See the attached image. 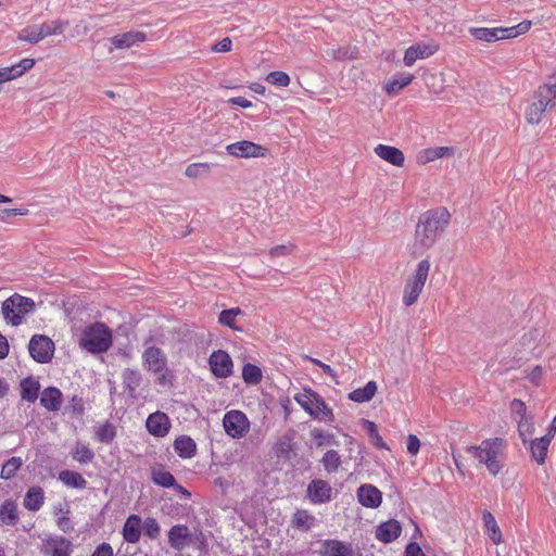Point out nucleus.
Here are the masks:
<instances>
[{
  "mask_svg": "<svg viewBox=\"0 0 556 556\" xmlns=\"http://www.w3.org/2000/svg\"><path fill=\"white\" fill-rule=\"evenodd\" d=\"M420 440L415 434H408L406 438V447L410 456H416L420 451Z\"/></svg>",
  "mask_w": 556,
  "mask_h": 556,
  "instance_id": "864d4df0",
  "label": "nucleus"
},
{
  "mask_svg": "<svg viewBox=\"0 0 556 556\" xmlns=\"http://www.w3.org/2000/svg\"><path fill=\"white\" fill-rule=\"evenodd\" d=\"M532 23L522 21L511 27H471L469 34L479 41L495 42L503 39H513L528 33Z\"/></svg>",
  "mask_w": 556,
  "mask_h": 556,
  "instance_id": "423d86ee",
  "label": "nucleus"
},
{
  "mask_svg": "<svg viewBox=\"0 0 556 556\" xmlns=\"http://www.w3.org/2000/svg\"><path fill=\"white\" fill-rule=\"evenodd\" d=\"M72 456L78 463L87 464L94 458V453L87 444L77 443L72 451Z\"/></svg>",
  "mask_w": 556,
  "mask_h": 556,
  "instance_id": "37998d69",
  "label": "nucleus"
},
{
  "mask_svg": "<svg viewBox=\"0 0 556 556\" xmlns=\"http://www.w3.org/2000/svg\"><path fill=\"white\" fill-rule=\"evenodd\" d=\"M454 149L451 147H434L421 150L417 155V163L426 165L439 159L453 155Z\"/></svg>",
  "mask_w": 556,
  "mask_h": 556,
  "instance_id": "b1692460",
  "label": "nucleus"
},
{
  "mask_svg": "<svg viewBox=\"0 0 556 556\" xmlns=\"http://www.w3.org/2000/svg\"><path fill=\"white\" fill-rule=\"evenodd\" d=\"M20 519L17 505L12 500H5L0 506V521L5 526H15Z\"/></svg>",
  "mask_w": 556,
  "mask_h": 556,
  "instance_id": "bb28decb",
  "label": "nucleus"
},
{
  "mask_svg": "<svg viewBox=\"0 0 556 556\" xmlns=\"http://www.w3.org/2000/svg\"><path fill=\"white\" fill-rule=\"evenodd\" d=\"M174 451L182 459L192 458L197 453L194 440L188 435H180L174 441Z\"/></svg>",
  "mask_w": 556,
  "mask_h": 556,
  "instance_id": "a878e982",
  "label": "nucleus"
},
{
  "mask_svg": "<svg viewBox=\"0 0 556 556\" xmlns=\"http://www.w3.org/2000/svg\"><path fill=\"white\" fill-rule=\"evenodd\" d=\"M110 40L115 49L124 50L144 42L147 40V34L140 30H130L117 34Z\"/></svg>",
  "mask_w": 556,
  "mask_h": 556,
  "instance_id": "a211bd4d",
  "label": "nucleus"
},
{
  "mask_svg": "<svg viewBox=\"0 0 556 556\" xmlns=\"http://www.w3.org/2000/svg\"><path fill=\"white\" fill-rule=\"evenodd\" d=\"M316 522V518L305 509H298L292 517V526L301 531L311 530Z\"/></svg>",
  "mask_w": 556,
  "mask_h": 556,
  "instance_id": "7c9ffc66",
  "label": "nucleus"
},
{
  "mask_svg": "<svg viewBox=\"0 0 556 556\" xmlns=\"http://www.w3.org/2000/svg\"><path fill=\"white\" fill-rule=\"evenodd\" d=\"M22 465H23V459L21 457L14 456V457H11L10 459H8L3 464L1 472H0L1 479L9 480L12 477H14V475L22 467Z\"/></svg>",
  "mask_w": 556,
  "mask_h": 556,
  "instance_id": "c03bdc74",
  "label": "nucleus"
},
{
  "mask_svg": "<svg viewBox=\"0 0 556 556\" xmlns=\"http://www.w3.org/2000/svg\"><path fill=\"white\" fill-rule=\"evenodd\" d=\"M151 480L154 484L169 489L175 485V477L162 467H154L151 470Z\"/></svg>",
  "mask_w": 556,
  "mask_h": 556,
  "instance_id": "f704fd0d",
  "label": "nucleus"
},
{
  "mask_svg": "<svg viewBox=\"0 0 556 556\" xmlns=\"http://www.w3.org/2000/svg\"><path fill=\"white\" fill-rule=\"evenodd\" d=\"M241 313L242 311L239 307L224 309L219 314L218 321L230 329L238 330L239 328L236 326V317Z\"/></svg>",
  "mask_w": 556,
  "mask_h": 556,
  "instance_id": "49530a36",
  "label": "nucleus"
},
{
  "mask_svg": "<svg viewBox=\"0 0 556 556\" xmlns=\"http://www.w3.org/2000/svg\"><path fill=\"white\" fill-rule=\"evenodd\" d=\"M40 403L48 410H58L62 404V393L54 387H48L41 394Z\"/></svg>",
  "mask_w": 556,
  "mask_h": 556,
  "instance_id": "cd10ccee",
  "label": "nucleus"
},
{
  "mask_svg": "<svg viewBox=\"0 0 556 556\" xmlns=\"http://www.w3.org/2000/svg\"><path fill=\"white\" fill-rule=\"evenodd\" d=\"M321 556H352V551L340 541L328 540L324 543Z\"/></svg>",
  "mask_w": 556,
  "mask_h": 556,
  "instance_id": "72a5a7b5",
  "label": "nucleus"
},
{
  "mask_svg": "<svg viewBox=\"0 0 556 556\" xmlns=\"http://www.w3.org/2000/svg\"><path fill=\"white\" fill-rule=\"evenodd\" d=\"M307 497L313 504H324L331 501V485L320 479H315L307 485Z\"/></svg>",
  "mask_w": 556,
  "mask_h": 556,
  "instance_id": "dca6fc26",
  "label": "nucleus"
},
{
  "mask_svg": "<svg viewBox=\"0 0 556 556\" xmlns=\"http://www.w3.org/2000/svg\"><path fill=\"white\" fill-rule=\"evenodd\" d=\"M266 80L274 85V86H278V87H288L290 85V77L287 73L282 72V71H274V72H270L267 76H266Z\"/></svg>",
  "mask_w": 556,
  "mask_h": 556,
  "instance_id": "09e8293b",
  "label": "nucleus"
},
{
  "mask_svg": "<svg viewBox=\"0 0 556 556\" xmlns=\"http://www.w3.org/2000/svg\"><path fill=\"white\" fill-rule=\"evenodd\" d=\"M45 502L43 490L39 486L30 488L24 497V507L30 511H37L41 508Z\"/></svg>",
  "mask_w": 556,
  "mask_h": 556,
  "instance_id": "c85d7f7f",
  "label": "nucleus"
},
{
  "mask_svg": "<svg viewBox=\"0 0 556 556\" xmlns=\"http://www.w3.org/2000/svg\"><path fill=\"white\" fill-rule=\"evenodd\" d=\"M377 392V384H365L349 394V399L353 402L364 403L370 401Z\"/></svg>",
  "mask_w": 556,
  "mask_h": 556,
  "instance_id": "58836bf2",
  "label": "nucleus"
},
{
  "mask_svg": "<svg viewBox=\"0 0 556 556\" xmlns=\"http://www.w3.org/2000/svg\"><path fill=\"white\" fill-rule=\"evenodd\" d=\"M430 270L431 262L430 257L427 256L419 261L414 270L406 277L402 291L404 306L410 307L418 302L428 281Z\"/></svg>",
  "mask_w": 556,
  "mask_h": 556,
  "instance_id": "20e7f679",
  "label": "nucleus"
},
{
  "mask_svg": "<svg viewBox=\"0 0 556 556\" xmlns=\"http://www.w3.org/2000/svg\"><path fill=\"white\" fill-rule=\"evenodd\" d=\"M228 103L238 105L242 109H249L252 108V102L243 97H233L228 100Z\"/></svg>",
  "mask_w": 556,
  "mask_h": 556,
  "instance_id": "680f3d73",
  "label": "nucleus"
},
{
  "mask_svg": "<svg viewBox=\"0 0 556 556\" xmlns=\"http://www.w3.org/2000/svg\"><path fill=\"white\" fill-rule=\"evenodd\" d=\"M483 522L490 540L496 545L502 543V532L494 516L490 511L483 513Z\"/></svg>",
  "mask_w": 556,
  "mask_h": 556,
  "instance_id": "e433bc0d",
  "label": "nucleus"
},
{
  "mask_svg": "<svg viewBox=\"0 0 556 556\" xmlns=\"http://www.w3.org/2000/svg\"><path fill=\"white\" fill-rule=\"evenodd\" d=\"M321 464L328 473L337 472L341 465V457L334 450L327 451L323 458Z\"/></svg>",
  "mask_w": 556,
  "mask_h": 556,
  "instance_id": "79ce46f5",
  "label": "nucleus"
},
{
  "mask_svg": "<svg viewBox=\"0 0 556 556\" xmlns=\"http://www.w3.org/2000/svg\"><path fill=\"white\" fill-rule=\"evenodd\" d=\"M414 79L412 74H401L393 76L384 85V90L389 96L396 94L400 90L408 86Z\"/></svg>",
  "mask_w": 556,
  "mask_h": 556,
  "instance_id": "2f4dec72",
  "label": "nucleus"
},
{
  "mask_svg": "<svg viewBox=\"0 0 556 556\" xmlns=\"http://www.w3.org/2000/svg\"><path fill=\"white\" fill-rule=\"evenodd\" d=\"M357 500L364 507L377 508L381 505L382 493L372 484H362L357 489Z\"/></svg>",
  "mask_w": 556,
  "mask_h": 556,
  "instance_id": "6ab92c4d",
  "label": "nucleus"
},
{
  "mask_svg": "<svg viewBox=\"0 0 556 556\" xmlns=\"http://www.w3.org/2000/svg\"><path fill=\"white\" fill-rule=\"evenodd\" d=\"M146 426L150 434L164 438L169 432L170 421L165 413L155 412L149 415Z\"/></svg>",
  "mask_w": 556,
  "mask_h": 556,
  "instance_id": "f3484780",
  "label": "nucleus"
},
{
  "mask_svg": "<svg viewBox=\"0 0 556 556\" xmlns=\"http://www.w3.org/2000/svg\"><path fill=\"white\" fill-rule=\"evenodd\" d=\"M304 393L295 397L301 407L307 412L313 418L324 421L331 422L333 415L331 409L325 404L324 400L309 390L304 389Z\"/></svg>",
  "mask_w": 556,
  "mask_h": 556,
  "instance_id": "6e6552de",
  "label": "nucleus"
},
{
  "mask_svg": "<svg viewBox=\"0 0 556 556\" xmlns=\"http://www.w3.org/2000/svg\"><path fill=\"white\" fill-rule=\"evenodd\" d=\"M94 437L99 442L109 444L116 437V428L112 422L105 421L104 424L96 427Z\"/></svg>",
  "mask_w": 556,
  "mask_h": 556,
  "instance_id": "4c0bfd02",
  "label": "nucleus"
},
{
  "mask_svg": "<svg viewBox=\"0 0 556 556\" xmlns=\"http://www.w3.org/2000/svg\"><path fill=\"white\" fill-rule=\"evenodd\" d=\"M223 426L228 435L233 439L243 438L250 428L248 417L239 410H230L225 414Z\"/></svg>",
  "mask_w": 556,
  "mask_h": 556,
  "instance_id": "9b49d317",
  "label": "nucleus"
},
{
  "mask_svg": "<svg viewBox=\"0 0 556 556\" xmlns=\"http://www.w3.org/2000/svg\"><path fill=\"white\" fill-rule=\"evenodd\" d=\"M211 170V164L208 163H192L187 166L185 175L189 178H199L200 176Z\"/></svg>",
  "mask_w": 556,
  "mask_h": 556,
  "instance_id": "de8ad7c7",
  "label": "nucleus"
},
{
  "mask_svg": "<svg viewBox=\"0 0 556 556\" xmlns=\"http://www.w3.org/2000/svg\"><path fill=\"white\" fill-rule=\"evenodd\" d=\"M556 84H544L533 93L531 101L525 110V118L531 125L542 122L545 112L555 105Z\"/></svg>",
  "mask_w": 556,
  "mask_h": 556,
  "instance_id": "39448f33",
  "label": "nucleus"
},
{
  "mask_svg": "<svg viewBox=\"0 0 556 556\" xmlns=\"http://www.w3.org/2000/svg\"><path fill=\"white\" fill-rule=\"evenodd\" d=\"M89 30H90V29H89V27H88L87 23H86V22H84V21H80V22L76 25V31H77V34H78V35H83V36H85V35H87V34L89 33Z\"/></svg>",
  "mask_w": 556,
  "mask_h": 556,
  "instance_id": "338daca9",
  "label": "nucleus"
},
{
  "mask_svg": "<svg viewBox=\"0 0 556 556\" xmlns=\"http://www.w3.org/2000/svg\"><path fill=\"white\" fill-rule=\"evenodd\" d=\"M556 434V415L552 419L549 427L547 429V433L545 434L547 438L553 440L554 435Z\"/></svg>",
  "mask_w": 556,
  "mask_h": 556,
  "instance_id": "774afa93",
  "label": "nucleus"
},
{
  "mask_svg": "<svg viewBox=\"0 0 556 556\" xmlns=\"http://www.w3.org/2000/svg\"><path fill=\"white\" fill-rule=\"evenodd\" d=\"M142 529L149 539H156L160 535L161 528L155 518L149 517L142 523Z\"/></svg>",
  "mask_w": 556,
  "mask_h": 556,
  "instance_id": "8fccbe9b",
  "label": "nucleus"
},
{
  "mask_svg": "<svg viewBox=\"0 0 556 556\" xmlns=\"http://www.w3.org/2000/svg\"><path fill=\"white\" fill-rule=\"evenodd\" d=\"M229 155L237 159H261L266 157L269 150L258 143L249 140H240L226 146Z\"/></svg>",
  "mask_w": 556,
  "mask_h": 556,
  "instance_id": "1a4fd4ad",
  "label": "nucleus"
},
{
  "mask_svg": "<svg viewBox=\"0 0 556 556\" xmlns=\"http://www.w3.org/2000/svg\"><path fill=\"white\" fill-rule=\"evenodd\" d=\"M27 208H1L0 210V222H4L9 217L13 216H26L28 215Z\"/></svg>",
  "mask_w": 556,
  "mask_h": 556,
  "instance_id": "5fc2aeb1",
  "label": "nucleus"
},
{
  "mask_svg": "<svg viewBox=\"0 0 556 556\" xmlns=\"http://www.w3.org/2000/svg\"><path fill=\"white\" fill-rule=\"evenodd\" d=\"M40 384H28V387L23 390V397L29 401H34L37 399V394L39 391Z\"/></svg>",
  "mask_w": 556,
  "mask_h": 556,
  "instance_id": "13d9d810",
  "label": "nucleus"
},
{
  "mask_svg": "<svg viewBox=\"0 0 556 556\" xmlns=\"http://www.w3.org/2000/svg\"><path fill=\"white\" fill-rule=\"evenodd\" d=\"M479 465L484 466L492 477L502 472L507 459V441L503 438H490L478 445L466 448Z\"/></svg>",
  "mask_w": 556,
  "mask_h": 556,
  "instance_id": "f03ea898",
  "label": "nucleus"
},
{
  "mask_svg": "<svg viewBox=\"0 0 556 556\" xmlns=\"http://www.w3.org/2000/svg\"><path fill=\"white\" fill-rule=\"evenodd\" d=\"M312 438L314 439L317 446H323L327 444H331L333 441V435L330 433H327L319 429H314L311 432Z\"/></svg>",
  "mask_w": 556,
  "mask_h": 556,
  "instance_id": "603ef678",
  "label": "nucleus"
},
{
  "mask_svg": "<svg viewBox=\"0 0 556 556\" xmlns=\"http://www.w3.org/2000/svg\"><path fill=\"white\" fill-rule=\"evenodd\" d=\"M190 536L189 528L185 525H175L168 531V543L172 548L181 551Z\"/></svg>",
  "mask_w": 556,
  "mask_h": 556,
  "instance_id": "5701e85b",
  "label": "nucleus"
},
{
  "mask_svg": "<svg viewBox=\"0 0 556 556\" xmlns=\"http://www.w3.org/2000/svg\"><path fill=\"white\" fill-rule=\"evenodd\" d=\"M40 35L38 25H28L17 33V39L23 42L36 45L42 40Z\"/></svg>",
  "mask_w": 556,
  "mask_h": 556,
  "instance_id": "a19ab883",
  "label": "nucleus"
},
{
  "mask_svg": "<svg viewBox=\"0 0 556 556\" xmlns=\"http://www.w3.org/2000/svg\"><path fill=\"white\" fill-rule=\"evenodd\" d=\"M306 358H307L309 362H312V363H314V364H316V365L320 366V367H321V369L324 370V372H326V374H327L331 379H336V374H334L333 369H332L329 365L324 364V363H321L320 361H318V359H316V358H313V357H309V356H306Z\"/></svg>",
  "mask_w": 556,
  "mask_h": 556,
  "instance_id": "e2e57ef3",
  "label": "nucleus"
},
{
  "mask_svg": "<svg viewBox=\"0 0 556 556\" xmlns=\"http://www.w3.org/2000/svg\"><path fill=\"white\" fill-rule=\"evenodd\" d=\"M551 442L552 440L546 435L529 440L528 443L531 456L539 465H543L545 463Z\"/></svg>",
  "mask_w": 556,
  "mask_h": 556,
  "instance_id": "393cba45",
  "label": "nucleus"
},
{
  "mask_svg": "<svg viewBox=\"0 0 556 556\" xmlns=\"http://www.w3.org/2000/svg\"><path fill=\"white\" fill-rule=\"evenodd\" d=\"M208 364L212 372L217 378H227L232 374L233 363L226 351H214L208 358Z\"/></svg>",
  "mask_w": 556,
  "mask_h": 556,
  "instance_id": "4468645a",
  "label": "nucleus"
},
{
  "mask_svg": "<svg viewBox=\"0 0 556 556\" xmlns=\"http://www.w3.org/2000/svg\"><path fill=\"white\" fill-rule=\"evenodd\" d=\"M59 480L66 486L78 490H83L87 486L86 479L79 472L73 470H62L59 473Z\"/></svg>",
  "mask_w": 556,
  "mask_h": 556,
  "instance_id": "473e14b6",
  "label": "nucleus"
},
{
  "mask_svg": "<svg viewBox=\"0 0 556 556\" xmlns=\"http://www.w3.org/2000/svg\"><path fill=\"white\" fill-rule=\"evenodd\" d=\"M9 353V344L2 334H0V358H4Z\"/></svg>",
  "mask_w": 556,
  "mask_h": 556,
  "instance_id": "0e129e2a",
  "label": "nucleus"
},
{
  "mask_svg": "<svg viewBox=\"0 0 556 556\" xmlns=\"http://www.w3.org/2000/svg\"><path fill=\"white\" fill-rule=\"evenodd\" d=\"M29 354L38 363H48L51 361L54 352L53 341L43 334H35L29 341Z\"/></svg>",
  "mask_w": 556,
  "mask_h": 556,
  "instance_id": "f8f14e48",
  "label": "nucleus"
},
{
  "mask_svg": "<svg viewBox=\"0 0 556 556\" xmlns=\"http://www.w3.org/2000/svg\"><path fill=\"white\" fill-rule=\"evenodd\" d=\"M405 556H426V554L416 542H410L405 548Z\"/></svg>",
  "mask_w": 556,
  "mask_h": 556,
  "instance_id": "bf43d9fd",
  "label": "nucleus"
},
{
  "mask_svg": "<svg viewBox=\"0 0 556 556\" xmlns=\"http://www.w3.org/2000/svg\"><path fill=\"white\" fill-rule=\"evenodd\" d=\"M172 488L177 493L181 494L185 498H190L191 497V493L185 486H182L181 484H178L176 481H175V485H173Z\"/></svg>",
  "mask_w": 556,
  "mask_h": 556,
  "instance_id": "69168bd1",
  "label": "nucleus"
},
{
  "mask_svg": "<svg viewBox=\"0 0 556 556\" xmlns=\"http://www.w3.org/2000/svg\"><path fill=\"white\" fill-rule=\"evenodd\" d=\"M295 249V245L291 242L286 244H279L271 248L268 252L269 256L273 258L290 255Z\"/></svg>",
  "mask_w": 556,
  "mask_h": 556,
  "instance_id": "3c124183",
  "label": "nucleus"
},
{
  "mask_svg": "<svg viewBox=\"0 0 556 556\" xmlns=\"http://www.w3.org/2000/svg\"><path fill=\"white\" fill-rule=\"evenodd\" d=\"M142 357L143 365L148 370L155 372L162 379L166 378V372L168 371L167 361L161 349L156 346H150L144 351Z\"/></svg>",
  "mask_w": 556,
  "mask_h": 556,
  "instance_id": "ddd939ff",
  "label": "nucleus"
},
{
  "mask_svg": "<svg viewBox=\"0 0 556 556\" xmlns=\"http://www.w3.org/2000/svg\"><path fill=\"white\" fill-rule=\"evenodd\" d=\"M451 220L445 207L429 210L420 215L415 229L413 253L421 254L431 249L444 232Z\"/></svg>",
  "mask_w": 556,
  "mask_h": 556,
  "instance_id": "f257e3e1",
  "label": "nucleus"
},
{
  "mask_svg": "<svg viewBox=\"0 0 556 556\" xmlns=\"http://www.w3.org/2000/svg\"><path fill=\"white\" fill-rule=\"evenodd\" d=\"M74 545L71 540L60 534H48L41 541L45 556H72Z\"/></svg>",
  "mask_w": 556,
  "mask_h": 556,
  "instance_id": "9d476101",
  "label": "nucleus"
},
{
  "mask_svg": "<svg viewBox=\"0 0 556 556\" xmlns=\"http://www.w3.org/2000/svg\"><path fill=\"white\" fill-rule=\"evenodd\" d=\"M77 342L80 349L101 354L112 346L113 333L104 323L94 321L79 329Z\"/></svg>",
  "mask_w": 556,
  "mask_h": 556,
  "instance_id": "7ed1b4c3",
  "label": "nucleus"
},
{
  "mask_svg": "<svg viewBox=\"0 0 556 556\" xmlns=\"http://www.w3.org/2000/svg\"><path fill=\"white\" fill-rule=\"evenodd\" d=\"M439 50V45L434 42H418L406 49L403 62L406 66H413L418 60L432 56Z\"/></svg>",
  "mask_w": 556,
  "mask_h": 556,
  "instance_id": "2eb2a0df",
  "label": "nucleus"
},
{
  "mask_svg": "<svg viewBox=\"0 0 556 556\" xmlns=\"http://www.w3.org/2000/svg\"><path fill=\"white\" fill-rule=\"evenodd\" d=\"M510 410L513 415L518 416L519 418L528 416L526 404L517 399L511 401Z\"/></svg>",
  "mask_w": 556,
  "mask_h": 556,
  "instance_id": "6e6d98bb",
  "label": "nucleus"
},
{
  "mask_svg": "<svg viewBox=\"0 0 556 556\" xmlns=\"http://www.w3.org/2000/svg\"><path fill=\"white\" fill-rule=\"evenodd\" d=\"M67 26L68 21L53 20L39 24L38 28L39 33L41 34V39L43 40L47 37L62 35Z\"/></svg>",
  "mask_w": 556,
  "mask_h": 556,
  "instance_id": "c756f323",
  "label": "nucleus"
},
{
  "mask_svg": "<svg viewBox=\"0 0 556 556\" xmlns=\"http://www.w3.org/2000/svg\"><path fill=\"white\" fill-rule=\"evenodd\" d=\"M35 307L33 299L14 293L2 302L1 312L8 324L20 326L24 318L35 311Z\"/></svg>",
  "mask_w": 556,
  "mask_h": 556,
  "instance_id": "0eeeda50",
  "label": "nucleus"
},
{
  "mask_svg": "<svg viewBox=\"0 0 556 556\" xmlns=\"http://www.w3.org/2000/svg\"><path fill=\"white\" fill-rule=\"evenodd\" d=\"M231 47H232L231 39L226 37V38L222 39L220 41H218L213 47V51H215V52H228V51L231 50Z\"/></svg>",
  "mask_w": 556,
  "mask_h": 556,
  "instance_id": "052dcab7",
  "label": "nucleus"
},
{
  "mask_svg": "<svg viewBox=\"0 0 556 556\" xmlns=\"http://www.w3.org/2000/svg\"><path fill=\"white\" fill-rule=\"evenodd\" d=\"M142 529V520L139 515H129L123 526V539L130 544H136L140 541Z\"/></svg>",
  "mask_w": 556,
  "mask_h": 556,
  "instance_id": "412c9836",
  "label": "nucleus"
},
{
  "mask_svg": "<svg viewBox=\"0 0 556 556\" xmlns=\"http://www.w3.org/2000/svg\"><path fill=\"white\" fill-rule=\"evenodd\" d=\"M363 429L367 432L368 437L371 440V443L378 450H390L388 444L383 441L382 437L379 434L377 426L374 421L368 419L362 420Z\"/></svg>",
  "mask_w": 556,
  "mask_h": 556,
  "instance_id": "c9c22d12",
  "label": "nucleus"
},
{
  "mask_svg": "<svg viewBox=\"0 0 556 556\" xmlns=\"http://www.w3.org/2000/svg\"><path fill=\"white\" fill-rule=\"evenodd\" d=\"M374 152L381 160L393 166L403 167L405 164V155L396 147L379 143L374 148Z\"/></svg>",
  "mask_w": 556,
  "mask_h": 556,
  "instance_id": "aec40b11",
  "label": "nucleus"
},
{
  "mask_svg": "<svg viewBox=\"0 0 556 556\" xmlns=\"http://www.w3.org/2000/svg\"><path fill=\"white\" fill-rule=\"evenodd\" d=\"M402 533V526L395 519H390L380 523L376 529V538L380 542L391 543L395 541Z\"/></svg>",
  "mask_w": 556,
  "mask_h": 556,
  "instance_id": "4be33fe9",
  "label": "nucleus"
},
{
  "mask_svg": "<svg viewBox=\"0 0 556 556\" xmlns=\"http://www.w3.org/2000/svg\"><path fill=\"white\" fill-rule=\"evenodd\" d=\"M518 433L523 444H528L530 438L535 431L534 422L532 417L526 416L517 420Z\"/></svg>",
  "mask_w": 556,
  "mask_h": 556,
  "instance_id": "ea45409f",
  "label": "nucleus"
},
{
  "mask_svg": "<svg viewBox=\"0 0 556 556\" xmlns=\"http://www.w3.org/2000/svg\"><path fill=\"white\" fill-rule=\"evenodd\" d=\"M90 556H114L111 544L103 542L96 547Z\"/></svg>",
  "mask_w": 556,
  "mask_h": 556,
  "instance_id": "4d7b16f0",
  "label": "nucleus"
},
{
  "mask_svg": "<svg viewBox=\"0 0 556 556\" xmlns=\"http://www.w3.org/2000/svg\"><path fill=\"white\" fill-rule=\"evenodd\" d=\"M263 378L262 369L251 363H245L242 367V379L243 382H261Z\"/></svg>",
  "mask_w": 556,
  "mask_h": 556,
  "instance_id": "a18cd8bd",
  "label": "nucleus"
}]
</instances>
